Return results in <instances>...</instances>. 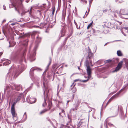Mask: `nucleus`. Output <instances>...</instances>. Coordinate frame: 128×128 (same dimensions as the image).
Instances as JSON below:
<instances>
[{
	"label": "nucleus",
	"mask_w": 128,
	"mask_h": 128,
	"mask_svg": "<svg viewBox=\"0 0 128 128\" xmlns=\"http://www.w3.org/2000/svg\"><path fill=\"white\" fill-rule=\"evenodd\" d=\"M14 67V66H12L10 70H9V71L10 72L11 70H12L14 71L13 74H14V77L16 76L17 73L19 72L18 74V75L19 74L25 70V66H24L23 65L21 64L18 66V69L15 68L14 69H13Z\"/></svg>",
	"instance_id": "nucleus-1"
},
{
	"label": "nucleus",
	"mask_w": 128,
	"mask_h": 128,
	"mask_svg": "<svg viewBox=\"0 0 128 128\" xmlns=\"http://www.w3.org/2000/svg\"><path fill=\"white\" fill-rule=\"evenodd\" d=\"M87 56L86 58V63L90 64L92 65V59L94 54L91 52L90 49L89 47H88V50L87 51Z\"/></svg>",
	"instance_id": "nucleus-2"
},
{
	"label": "nucleus",
	"mask_w": 128,
	"mask_h": 128,
	"mask_svg": "<svg viewBox=\"0 0 128 128\" xmlns=\"http://www.w3.org/2000/svg\"><path fill=\"white\" fill-rule=\"evenodd\" d=\"M48 90L47 89L44 92V102L42 104V106L43 107H45L46 105L47 104L46 100H48V102H50V99L51 98H50L48 97ZM49 106H50L49 108V109L50 108V104H49Z\"/></svg>",
	"instance_id": "nucleus-3"
},
{
	"label": "nucleus",
	"mask_w": 128,
	"mask_h": 128,
	"mask_svg": "<svg viewBox=\"0 0 128 128\" xmlns=\"http://www.w3.org/2000/svg\"><path fill=\"white\" fill-rule=\"evenodd\" d=\"M86 67L87 73L88 75V78H91V74L92 73L91 69L90 68V65H91L90 64L86 63Z\"/></svg>",
	"instance_id": "nucleus-4"
},
{
	"label": "nucleus",
	"mask_w": 128,
	"mask_h": 128,
	"mask_svg": "<svg viewBox=\"0 0 128 128\" xmlns=\"http://www.w3.org/2000/svg\"><path fill=\"white\" fill-rule=\"evenodd\" d=\"M123 62V61L120 62L118 63L117 66L116 68L114 70L112 71V72H117L122 67Z\"/></svg>",
	"instance_id": "nucleus-5"
},
{
	"label": "nucleus",
	"mask_w": 128,
	"mask_h": 128,
	"mask_svg": "<svg viewBox=\"0 0 128 128\" xmlns=\"http://www.w3.org/2000/svg\"><path fill=\"white\" fill-rule=\"evenodd\" d=\"M29 96H28L26 98L27 101L30 104H33L35 103L36 101V99L34 98H30L29 99Z\"/></svg>",
	"instance_id": "nucleus-6"
},
{
	"label": "nucleus",
	"mask_w": 128,
	"mask_h": 128,
	"mask_svg": "<svg viewBox=\"0 0 128 128\" xmlns=\"http://www.w3.org/2000/svg\"><path fill=\"white\" fill-rule=\"evenodd\" d=\"M34 70H37L38 71H40L41 70V69L36 67H33L31 68L30 71V74L31 76H32L33 74V71Z\"/></svg>",
	"instance_id": "nucleus-7"
},
{
	"label": "nucleus",
	"mask_w": 128,
	"mask_h": 128,
	"mask_svg": "<svg viewBox=\"0 0 128 128\" xmlns=\"http://www.w3.org/2000/svg\"><path fill=\"white\" fill-rule=\"evenodd\" d=\"M24 97L23 93H20L17 97L15 98L14 99L15 100H16L18 102L20 100L24 98Z\"/></svg>",
	"instance_id": "nucleus-8"
},
{
	"label": "nucleus",
	"mask_w": 128,
	"mask_h": 128,
	"mask_svg": "<svg viewBox=\"0 0 128 128\" xmlns=\"http://www.w3.org/2000/svg\"><path fill=\"white\" fill-rule=\"evenodd\" d=\"M11 112L12 115V118L14 120V118H15L16 116L15 108H11Z\"/></svg>",
	"instance_id": "nucleus-9"
},
{
	"label": "nucleus",
	"mask_w": 128,
	"mask_h": 128,
	"mask_svg": "<svg viewBox=\"0 0 128 128\" xmlns=\"http://www.w3.org/2000/svg\"><path fill=\"white\" fill-rule=\"evenodd\" d=\"M35 54L34 53L30 55L29 58L30 61H32L35 60Z\"/></svg>",
	"instance_id": "nucleus-10"
},
{
	"label": "nucleus",
	"mask_w": 128,
	"mask_h": 128,
	"mask_svg": "<svg viewBox=\"0 0 128 128\" xmlns=\"http://www.w3.org/2000/svg\"><path fill=\"white\" fill-rule=\"evenodd\" d=\"M2 61H5L3 63V66H6L7 65L10 64L11 62L10 60H8L7 59H3L2 60Z\"/></svg>",
	"instance_id": "nucleus-11"
},
{
	"label": "nucleus",
	"mask_w": 128,
	"mask_h": 128,
	"mask_svg": "<svg viewBox=\"0 0 128 128\" xmlns=\"http://www.w3.org/2000/svg\"><path fill=\"white\" fill-rule=\"evenodd\" d=\"M14 88L13 87V88L17 90H19L20 88H22V86L20 85H16V84H13Z\"/></svg>",
	"instance_id": "nucleus-12"
},
{
	"label": "nucleus",
	"mask_w": 128,
	"mask_h": 128,
	"mask_svg": "<svg viewBox=\"0 0 128 128\" xmlns=\"http://www.w3.org/2000/svg\"><path fill=\"white\" fill-rule=\"evenodd\" d=\"M43 81V84L44 87H45L46 86V84L48 82H47L46 80L45 76L44 75L43 76L42 78Z\"/></svg>",
	"instance_id": "nucleus-13"
},
{
	"label": "nucleus",
	"mask_w": 128,
	"mask_h": 128,
	"mask_svg": "<svg viewBox=\"0 0 128 128\" xmlns=\"http://www.w3.org/2000/svg\"><path fill=\"white\" fill-rule=\"evenodd\" d=\"M66 32V30L64 28H63L61 30L60 32L61 35L60 37H62L64 36L65 34V33Z\"/></svg>",
	"instance_id": "nucleus-14"
},
{
	"label": "nucleus",
	"mask_w": 128,
	"mask_h": 128,
	"mask_svg": "<svg viewBox=\"0 0 128 128\" xmlns=\"http://www.w3.org/2000/svg\"><path fill=\"white\" fill-rule=\"evenodd\" d=\"M41 40V38H40L39 36H38L36 38V42L37 44L40 42Z\"/></svg>",
	"instance_id": "nucleus-15"
},
{
	"label": "nucleus",
	"mask_w": 128,
	"mask_h": 128,
	"mask_svg": "<svg viewBox=\"0 0 128 128\" xmlns=\"http://www.w3.org/2000/svg\"><path fill=\"white\" fill-rule=\"evenodd\" d=\"M117 54L118 56H123L120 50H118L117 51Z\"/></svg>",
	"instance_id": "nucleus-16"
},
{
	"label": "nucleus",
	"mask_w": 128,
	"mask_h": 128,
	"mask_svg": "<svg viewBox=\"0 0 128 128\" xmlns=\"http://www.w3.org/2000/svg\"><path fill=\"white\" fill-rule=\"evenodd\" d=\"M76 85V84L74 83H73L71 85L70 88V91H71V90H72L73 88H76L75 87V86Z\"/></svg>",
	"instance_id": "nucleus-17"
},
{
	"label": "nucleus",
	"mask_w": 128,
	"mask_h": 128,
	"mask_svg": "<svg viewBox=\"0 0 128 128\" xmlns=\"http://www.w3.org/2000/svg\"><path fill=\"white\" fill-rule=\"evenodd\" d=\"M120 115L122 117V118H124L125 117V116L124 114V113L121 110L120 112Z\"/></svg>",
	"instance_id": "nucleus-18"
},
{
	"label": "nucleus",
	"mask_w": 128,
	"mask_h": 128,
	"mask_svg": "<svg viewBox=\"0 0 128 128\" xmlns=\"http://www.w3.org/2000/svg\"><path fill=\"white\" fill-rule=\"evenodd\" d=\"M17 102H18L16 100H15V99H14V102L13 104L12 105L11 108H14V106Z\"/></svg>",
	"instance_id": "nucleus-19"
},
{
	"label": "nucleus",
	"mask_w": 128,
	"mask_h": 128,
	"mask_svg": "<svg viewBox=\"0 0 128 128\" xmlns=\"http://www.w3.org/2000/svg\"><path fill=\"white\" fill-rule=\"evenodd\" d=\"M51 61H52V59H51V58H50V62H49V63L48 64V65L47 66V67H46V70H45V72H46V70H48V67L49 66H50V64L51 63Z\"/></svg>",
	"instance_id": "nucleus-20"
},
{
	"label": "nucleus",
	"mask_w": 128,
	"mask_h": 128,
	"mask_svg": "<svg viewBox=\"0 0 128 128\" xmlns=\"http://www.w3.org/2000/svg\"><path fill=\"white\" fill-rule=\"evenodd\" d=\"M27 118V115L26 114V112H25L24 114L23 117V120H24V121H25L26 119Z\"/></svg>",
	"instance_id": "nucleus-21"
},
{
	"label": "nucleus",
	"mask_w": 128,
	"mask_h": 128,
	"mask_svg": "<svg viewBox=\"0 0 128 128\" xmlns=\"http://www.w3.org/2000/svg\"><path fill=\"white\" fill-rule=\"evenodd\" d=\"M72 93H73L76 92V88H73V89L70 91Z\"/></svg>",
	"instance_id": "nucleus-22"
},
{
	"label": "nucleus",
	"mask_w": 128,
	"mask_h": 128,
	"mask_svg": "<svg viewBox=\"0 0 128 128\" xmlns=\"http://www.w3.org/2000/svg\"><path fill=\"white\" fill-rule=\"evenodd\" d=\"M12 4L14 6H15V8L16 10H17V9L16 8V1H14L12 3Z\"/></svg>",
	"instance_id": "nucleus-23"
},
{
	"label": "nucleus",
	"mask_w": 128,
	"mask_h": 128,
	"mask_svg": "<svg viewBox=\"0 0 128 128\" xmlns=\"http://www.w3.org/2000/svg\"><path fill=\"white\" fill-rule=\"evenodd\" d=\"M56 66H57V64H54L53 65L52 67V68L53 69H56L58 68V66L56 67Z\"/></svg>",
	"instance_id": "nucleus-24"
},
{
	"label": "nucleus",
	"mask_w": 128,
	"mask_h": 128,
	"mask_svg": "<svg viewBox=\"0 0 128 128\" xmlns=\"http://www.w3.org/2000/svg\"><path fill=\"white\" fill-rule=\"evenodd\" d=\"M93 23V21H92L87 26V29H89L90 26L92 25Z\"/></svg>",
	"instance_id": "nucleus-25"
},
{
	"label": "nucleus",
	"mask_w": 128,
	"mask_h": 128,
	"mask_svg": "<svg viewBox=\"0 0 128 128\" xmlns=\"http://www.w3.org/2000/svg\"><path fill=\"white\" fill-rule=\"evenodd\" d=\"M47 110H48L44 109V110H42V111H41L40 112V114H42L44 113L45 112H46Z\"/></svg>",
	"instance_id": "nucleus-26"
},
{
	"label": "nucleus",
	"mask_w": 128,
	"mask_h": 128,
	"mask_svg": "<svg viewBox=\"0 0 128 128\" xmlns=\"http://www.w3.org/2000/svg\"><path fill=\"white\" fill-rule=\"evenodd\" d=\"M118 96L116 94L115 95H114L111 98L112 100L115 98H116L118 97Z\"/></svg>",
	"instance_id": "nucleus-27"
},
{
	"label": "nucleus",
	"mask_w": 128,
	"mask_h": 128,
	"mask_svg": "<svg viewBox=\"0 0 128 128\" xmlns=\"http://www.w3.org/2000/svg\"><path fill=\"white\" fill-rule=\"evenodd\" d=\"M24 60V61H25V56L24 54H23V56L22 58V59L20 60V62H22Z\"/></svg>",
	"instance_id": "nucleus-28"
},
{
	"label": "nucleus",
	"mask_w": 128,
	"mask_h": 128,
	"mask_svg": "<svg viewBox=\"0 0 128 128\" xmlns=\"http://www.w3.org/2000/svg\"><path fill=\"white\" fill-rule=\"evenodd\" d=\"M77 107L76 106V107L74 108H71L70 110V111L71 112L72 111H74L75 110H77Z\"/></svg>",
	"instance_id": "nucleus-29"
},
{
	"label": "nucleus",
	"mask_w": 128,
	"mask_h": 128,
	"mask_svg": "<svg viewBox=\"0 0 128 128\" xmlns=\"http://www.w3.org/2000/svg\"><path fill=\"white\" fill-rule=\"evenodd\" d=\"M112 100L111 98L108 101V102H107L106 105L108 104Z\"/></svg>",
	"instance_id": "nucleus-30"
},
{
	"label": "nucleus",
	"mask_w": 128,
	"mask_h": 128,
	"mask_svg": "<svg viewBox=\"0 0 128 128\" xmlns=\"http://www.w3.org/2000/svg\"><path fill=\"white\" fill-rule=\"evenodd\" d=\"M111 61H112L111 60L109 59V60H106L105 61V62L106 63H109V62H110Z\"/></svg>",
	"instance_id": "nucleus-31"
},
{
	"label": "nucleus",
	"mask_w": 128,
	"mask_h": 128,
	"mask_svg": "<svg viewBox=\"0 0 128 128\" xmlns=\"http://www.w3.org/2000/svg\"><path fill=\"white\" fill-rule=\"evenodd\" d=\"M38 47V45H36L34 47V51H35L36 50V49Z\"/></svg>",
	"instance_id": "nucleus-32"
},
{
	"label": "nucleus",
	"mask_w": 128,
	"mask_h": 128,
	"mask_svg": "<svg viewBox=\"0 0 128 128\" xmlns=\"http://www.w3.org/2000/svg\"><path fill=\"white\" fill-rule=\"evenodd\" d=\"M90 78H88V79H87V80H82L81 81L82 82H87L88 80Z\"/></svg>",
	"instance_id": "nucleus-33"
},
{
	"label": "nucleus",
	"mask_w": 128,
	"mask_h": 128,
	"mask_svg": "<svg viewBox=\"0 0 128 128\" xmlns=\"http://www.w3.org/2000/svg\"><path fill=\"white\" fill-rule=\"evenodd\" d=\"M74 23L76 25V27L78 28V25H77V23L76 22L75 20H74Z\"/></svg>",
	"instance_id": "nucleus-34"
},
{
	"label": "nucleus",
	"mask_w": 128,
	"mask_h": 128,
	"mask_svg": "<svg viewBox=\"0 0 128 128\" xmlns=\"http://www.w3.org/2000/svg\"><path fill=\"white\" fill-rule=\"evenodd\" d=\"M108 124L109 126H114L113 124H111V123H109Z\"/></svg>",
	"instance_id": "nucleus-35"
},
{
	"label": "nucleus",
	"mask_w": 128,
	"mask_h": 128,
	"mask_svg": "<svg viewBox=\"0 0 128 128\" xmlns=\"http://www.w3.org/2000/svg\"><path fill=\"white\" fill-rule=\"evenodd\" d=\"M55 11V9L54 8H53V10L52 11V14H54V13Z\"/></svg>",
	"instance_id": "nucleus-36"
},
{
	"label": "nucleus",
	"mask_w": 128,
	"mask_h": 128,
	"mask_svg": "<svg viewBox=\"0 0 128 128\" xmlns=\"http://www.w3.org/2000/svg\"><path fill=\"white\" fill-rule=\"evenodd\" d=\"M93 0H90L89 1V5H91V3H92V1Z\"/></svg>",
	"instance_id": "nucleus-37"
},
{
	"label": "nucleus",
	"mask_w": 128,
	"mask_h": 128,
	"mask_svg": "<svg viewBox=\"0 0 128 128\" xmlns=\"http://www.w3.org/2000/svg\"><path fill=\"white\" fill-rule=\"evenodd\" d=\"M80 81V80L78 79H76L74 80V82H76L77 81Z\"/></svg>",
	"instance_id": "nucleus-38"
},
{
	"label": "nucleus",
	"mask_w": 128,
	"mask_h": 128,
	"mask_svg": "<svg viewBox=\"0 0 128 128\" xmlns=\"http://www.w3.org/2000/svg\"><path fill=\"white\" fill-rule=\"evenodd\" d=\"M126 67H127V68L128 69V63H126Z\"/></svg>",
	"instance_id": "nucleus-39"
},
{
	"label": "nucleus",
	"mask_w": 128,
	"mask_h": 128,
	"mask_svg": "<svg viewBox=\"0 0 128 128\" xmlns=\"http://www.w3.org/2000/svg\"><path fill=\"white\" fill-rule=\"evenodd\" d=\"M124 28L126 30H128V27H124Z\"/></svg>",
	"instance_id": "nucleus-40"
},
{
	"label": "nucleus",
	"mask_w": 128,
	"mask_h": 128,
	"mask_svg": "<svg viewBox=\"0 0 128 128\" xmlns=\"http://www.w3.org/2000/svg\"><path fill=\"white\" fill-rule=\"evenodd\" d=\"M120 93V92H118L116 94L117 95H118H118H119Z\"/></svg>",
	"instance_id": "nucleus-41"
},
{
	"label": "nucleus",
	"mask_w": 128,
	"mask_h": 128,
	"mask_svg": "<svg viewBox=\"0 0 128 128\" xmlns=\"http://www.w3.org/2000/svg\"><path fill=\"white\" fill-rule=\"evenodd\" d=\"M120 93V92H118L116 94L117 95H118H118H119Z\"/></svg>",
	"instance_id": "nucleus-42"
},
{
	"label": "nucleus",
	"mask_w": 128,
	"mask_h": 128,
	"mask_svg": "<svg viewBox=\"0 0 128 128\" xmlns=\"http://www.w3.org/2000/svg\"><path fill=\"white\" fill-rule=\"evenodd\" d=\"M120 93V92H118L116 94L117 95H118H118H119Z\"/></svg>",
	"instance_id": "nucleus-43"
},
{
	"label": "nucleus",
	"mask_w": 128,
	"mask_h": 128,
	"mask_svg": "<svg viewBox=\"0 0 128 128\" xmlns=\"http://www.w3.org/2000/svg\"><path fill=\"white\" fill-rule=\"evenodd\" d=\"M82 0L83 2H85L86 3L87 2V1L85 0Z\"/></svg>",
	"instance_id": "nucleus-44"
},
{
	"label": "nucleus",
	"mask_w": 128,
	"mask_h": 128,
	"mask_svg": "<svg viewBox=\"0 0 128 128\" xmlns=\"http://www.w3.org/2000/svg\"><path fill=\"white\" fill-rule=\"evenodd\" d=\"M64 111L63 110H61V113H64Z\"/></svg>",
	"instance_id": "nucleus-45"
},
{
	"label": "nucleus",
	"mask_w": 128,
	"mask_h": 128,
	"mask_svg": "<svg viewBox=\"0 0 128 128\" xmlns=\"http://www.w3.org/2000/svg\"><path fill=\"white\" fill-rule=\"evenodd\" d=\"M89 11H90V10H89V9L88 10V13L86 14V16H87L88 15V13L89 12Z\"/></svg>",
	"instance_id": "nucleus-46"
},
{
	"label": "nucleus",
	"mask_w": 128,
	"mask_h": 128,
	"mask_svg": "<svg viewBox=\"0 0 128 128\" xmlns=\"http://www.w3.org/2000/svg\"><path fill=\"white\" fill-rule=\"evenodd\" d=\"M15 24H16V23H12V24H11V25H12V26L14 25Z\"/></svg>",
	"instance_id": "nucleus-47"
},
{
	"label": "nucleus",
	"mask_w": 128,
	"mask_h": 128,
	"mask_svg": "<svg viewBox=\"0 0 128 128\" xmlns=\"http://www.w3.org/2000/svg\"><path fill=\"white\" fill-rule=\"evenodd\" d=\"M110 42H107L105 44H104V46H105L106 45H107V44L108 43H110Z\"/></svg>",
	"instance_id": "nucleus-48"
},
{
	"label": "nucleus",
	"mask_w": 128,
	"mask_h": 128,
	"mask_svg": "<svg viewBox=\"0 0 128 128\" xmlns=\"http://www.w3.org/2000/svg\"><path fill=\"white\" fill-rule=\"evenodd\" d=\"M2 54L3 52H0V57Z\"/></svg>",
	"instance_id": "nucleus-49"
},
{
	"label": "nucleus",
	"mask_w": 128,
	"mask_h": 128,
	"mask_svg": "<svg viewBox=\"0 0 128 128\" xmlns=\"http://www.w3.org/2000/svg\"><path fill=\"white\" fill-rule=\"evenodd\" d=\"M35 35V34L33 32L32 34V36H34Z\"/></svg>",
	"instance_id": "nucleus-50"
},
{
	"label": "nucleus",
	"mask_w": 128,
	"mask_h": 128,
	"mask_svg": "<svg viewBox=\"0 0 128 128\" xmlns=\"http://www.w3.org/2000/svg\"><path fill=\"white\" fill-rule=\"evenodd\" d=\"M62 16L64 18L65 17V15L64 14V13L63 14H62Z\"/></svg>",
	"instance_id": "nucleus-51"
},
{
	"label": "nucleus",
	"mask_w": 128,
	"mask_h": 128,
	"mask_svg": "<svg viewBox=\"0 0 128 128\" xmlns=\"http://www.w3.org/2000/svg\"><path fill=\"white\" fill-rule=\"evenodd\" d=\"M80 126L79 124L77 126V128H79L80 127Z\"/></svg>",
	"instance_id": "nucleus-52"
},
{
	"label": "nucleus",
	"mask_w": 128,
	"mask_h": 128,
	"mask_svg": "<svg viewBox=\"0 0 128 128\" xmlns=\"http://www.w3.org/2000/svg\"><path fill=\"white\" fill-rule=\"evenodd\" d=\"M4 10H6V7L4 6Z\"/></svg>",
	"instance_id": "nucleus-53"
},
{
	"label": "nucleus",
	"mask_w": 128,
	"mask_h": 128,
	"mask_svg": "<svg viewBox=\"0 0 128 128\" xmlns=\"http://www.w3.org/2000/svg\"><path fill=\"white\" fill-rule=\"evenodd\" d=\"M13 87L14 88V87H12V86L11 87V88L12 89H14V88H13Z\"/></svg>",
	"instance_id": "nucleus-54"
},
{
	"label": "nucleus",
	"mask_w": 128,
	"mask_h": 128,
	"mask_svg": "<svg viewBox=\"0 0 128 128\" xmlns=\"http://www.w3.org/2000/svg\"><path fill=\"white\" fill-rule=\"evenodd\" d=\"M43 6H44V8H45V7H46V6H44L46 5V4H43Z\"/></svg>",
	"instance_id": "nucleus-55"
},
{
	"label": "nucleus",
	"mask_w": 128,
	"mask_h": 128,
	"mask_svg": "<svg viewBox=\"0 0 128 128\" xmlns=\"http://www.w3.org/2000/svg\"><path fill=\"white\" fill-rule=\"evenodd\" d=\"M24 12H22V13L21 14V15H22L23 14H24Z\"/></svg>",
	"instance_id": "nucleus-56"
},
{
	"label": "nucleus",
	"mask_w": 128,
	"mask_h": 128,
	"mask_svg": "<svg viewBox=\"0 0 128 128\" xmlns=\"http://www.w3.org/2000/svg\"><path fill=\"white\" fill-rule=\"evenodd\" d=\"M6 21V20H4L2 21V22H4Z\"/></svg>",
	"instance_id": "nucleus-57"
},
{
	"label": "nucleus",
	"mask_w": 128,
	"mask_h": 128,
	"mask_svg": "<svg viewBox=\"0 0 128 128\" xmlns=\"http://www.w3.org/2000/svg\"><path fill=\"white\" fill-rule=\"evenodd\" d=\"M34 27H39L38 26H33Z\"/></svg>",
	"instance_id": "nucleus-58"
},
{
	"label": "nucleus",
	"mask_w": 128,
	"mask_h": 128,
	"mask_svg": "<svg viewBox=\"0 0 128 128\" xmlns=\"http://www.w3.org/2000/svg\"><path fill=\"white\" fill-rule=\"evenodd\" d=\"M107 11V10H104L103 11V12H106Z\"/></svg>",
	"instance_id": "nucleus-59"
},
{
	"label": "nucleus",
	"mask_w": 128,
	"mask_h": 128,
	"mask_svg": "<svg viewBox=\"0 0 128 128\" xmlns=\"http://www.w3.org/2000/svg\"><path fill=\"white\" fill-rule=\"evenodd\" d=\"M118 114V111L116 112V116Z\"/></svg>",
	"instance_id": "nucleus-60"
},
{
	"label": "nucleus",
	"mask_w": 128,
	"mask_h": 128,
	"mask_svg": "<svg viewBox=\"0 0 128 128\" xmlns=\"http://www.w3.org/2000/svg\"><path fill=\"white\" fill-rule=\"evenodd\" d=\"M102 125H101L100 126V128H102Z\"/></svg>",
	"instance_id": "nucleus-61"
},
{
	"label": "nucleus",
	"mask_w": 128,
	"mask_h": 128,
	"mask_svg": "<svg viewBox=\"0 0 128 128\" xmlns=\"http://www.w3.org/2000/svg\"><path fill=\"white\" fill-rule=\"evenodd\" d=\"M17 11L19 14H20V13L18 10H17Z\"/></svg>",
	"instance_id": "nucleus-62"
},
{
	"label": "nucleus",
	"mask_w": 128,
	"mask_h": 128,
	"mask_svg": "<svg viewBox=\"0 0 128 128\" xmlns=\"http://www.w3.org/2000/svg\"><path fill=\"white\" fill-rule=\"evenodd\" d=\"M71 122V120H70V121H69V122Z\"/></svg>",
	"instance_id": "nucleus-63"
},
{
	"label": "nucleus",
	"mask_w": 128,
	"mask_h": 128,
	"mask_svg": "<svg viewBox=\"0 0 128 128\" xmlns=\"http://www.w3.org/2000/svg\"><path fill=\"white\" fill-rule=\"evenodd\" d=\"M48 4L50 6V2H48Z\"/></svg>",
	"instance_id": "nucleus-64"
}]
</instances>
